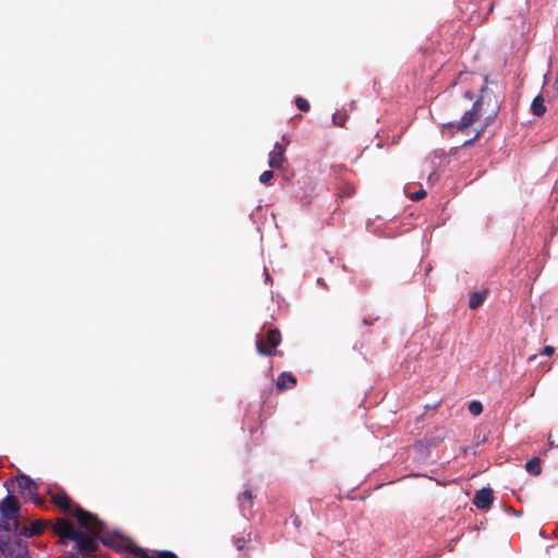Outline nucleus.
Returning a JSON list of instances; mask_svg holds the SVG:
<instances>
[{"label": "nucleus", "mask_w": 558, "mask_h": 558, "mask_svg": "<svg viewBox=\"0 0 558 558\" xmlns=\"http://www.w3.org/2000/svg\"><path fill=\"white\" fill-rule=\"evenodd\" d=\"M499 109L500 104L497 96L482 84L478 88L477 99L473 102L472 108L464 112L460 121L444 123V128L464 132L483 114H486L487 119L495 118Z\"/></svg>", "instance_id": "1"}, {"label": "nucleus", "mask_w": 558, "mask_h": 558, "mask_svg": "<svg viewBox=\"0 0 558 558\" xmlns=\"http://www.w3.org/2000/svg\"><path fill=\"white\" fill-rule=\"evenodd\" d=\"M53 530L60 536V542L62 544L66 541L75 542L76 551H80L83 555L90 554L97 549V543L92 536L81 531H76L72 523L66 520H58Z\"/></svg>", "instance_id": "2"}, {"label": "nucleus", "mask_w": 558, "mask_h": 558, "mask_svg": "<svg viewBox=\"0 0 558 558\" xmlns=\"http://www.w3.org/2000/svg\"><path fill=\"white\" fill-rule=\"evenodd\" d=\"M0 553L4 558H31L27 544L9 535H0Z\"/></svg>", "instance_id": "3"}, {"label": "nucleus", "mask_w": 558, "mask_h": 558, "mask_svg": "<svg viewBox=\"0 0 558 558\" xmlns=\"http://www.w3.org/2000/svg\"><path fill=\"white\" fill-rule=\"evenodd\" d=\"M20 502L15 496L9 495L0 501V514L3 522L2 530L10 531V521L19 517Z\"/></svg>", "instance_id": "4"}, {"label": "nucleus", "mask_w": 558, "mask_h": 558, "mask_svg": "<svg viewBox=\"0 0 558 558\" xmlns=\"http://www.w3.org/2000/svg\"><path fill=\"white\" fill-rule=\"evenodd\" d=\"M281 342V335L279 330L271 329L269 330L265 338L259 337L256 341V348L258 353L264 355H271L275 352V349Z\"/></svg>", "instance_id": "5"}, {"label": "nucleus", "mask_w": 558, "mask_h": 558, "mask_svg": "<svg viewBox=\"0 0 558 558\" xmlns=\"http://www.w3.org/2000/svg\"><path fill=\"white\" fill-rule=\"evenodd\" d=\"M73 515L77 519L80 525L86 529L90 534L98 535L101 532L102 525L100 521L82 508H76Z\"/></svg>", "instance_id": "6"}, {"label": "nucleus", "mask_w": 558, "mask_h": 558, "mask_svg": "<svg viewBox=\"0 0 558 558\" xmlns=\"http://www.w3.org/2000/svg\"><path fill=\"white\" fill-rule=\"evenodd\" d=\"M16 484L22 493L26 494L34 504L40 505L43 502L36 494L37 485L32 478L26 475H20L16 477Z\"/></svg>", "instance_id": "7"}, {"label": "nucleus", "mask_w": 558, "mask_h": 558, "mask_svg": "<svg viewBox=\"0 0 558 558\" xmlns=\"http://www.w3.org/2000/svg\"><path fill=\"white\" fill-rule=\"evenodd\" d=\"M284 153H286V146L280 143H276L272 151H270V154H269V160H268L269 167L275 168V169L281 168L283 162L286 161Z\"/></svg>", "instance_id": "8"}, {"label": "nucleus", "mask_w": 558, "mask_h": 558, "mask_svg": "<svg viewBox=\"0 0 558 558\" xmlns=\"http://www.w3.org/2000/svg\"><path fill=\"white\" fill-rule=\"evenodd\" d=\"M493 499V490L490 488H482L476 493L473 504L480 509H488Z\"/></svg>", "instance_id": "9"}, {"label": "nucleus", "mask_w": 558, "mask_h": 558, "mask_svg": "<svg viewBox=\"0 0 558 558\" xmlns=\"http://www.w3.org/2000/svg\"><path fill=\"white\" fill-rule=\"evenodd\" d=\"M52 502L65 513H72V500L66 494H54L52 496Z\"/></svg>", "instance_id": "10"}, {"label": "nucleus", "mask_w": 558, "mask_h": 558, "mask_svg": "<svg viewBox=\"0 0 558 558\" xmlns=\"http://www.w3.org/2000/svg\"><path fill=\"white\" fill-rule=\"evenodd\" d=\"M296 380L292 374L282 373L277 380V387L279 390H284L292 388L295 385Z\"/></svg>", "instance_id": "11"}, {"label": "nucleus", "mask_w": 558, "mask_h": 558, "mask_svg": "<svg viewBox=\"0 0 558 558\" xmlns=\"http://www.w3.org/2000/svg\"><path fill=\"white\" fill-rule=\"evenodd\" d=\"M531 110L534 116L541 117L545 113L546 107L544 105L543 96H537L533 99Z\"/></svg>", "instance_id": "12"}, {"label": "nucleus", "mask_w": 558, "mask_h": 558, "mask_svg": "<svg viewBox=\"0 0 558 558\" xmlns=\"http://www.w3.org/2000/svg\"><path fill=\"white\" fill-rule=\"evenodd\" d=\"M525 469L529 473L533 475H539L542 472L541 460L538 458H533L526 462Z\"/></svg>", "instance_id": "13"}, {"label": "nucleus", "mask_w": 558, "mask_h": 558, "mask_svg": "<svg viewBox=\"0 0 558 558\" xmlns=\"http://www.w3.org/2000/svg\"><path fill=\"white\" fill-rule=\"evenodd\" d=\"M44 524L39 521L34 522L29 529L25 527L21 533L25 536H35L43 532Z\"/></svg>", "instance_id": "14"}, {"label": "nucleus", "mask_w": 558, "mask_h": 558, "mask_svg": "<svg viewBox=\"0 0 558 558\" xmlns=\"http://www.w3.org/2000/svg\"><path fill=\"white\" fill-rule=\"evenodd\" d=\"M485 296H486V292H474L470 296V303H469L470 308H472V310L477 308L484 302Z\"/></svg>", "instance_id": "15"}, {"label": "nucleus", "mask_w": 558, "mask_h": 558, "mask_svg": "<svg viewBox=\"0 0 558 558\" xmlns=\"http://www.w3.org/2000/svg\"><path fill=\"white\" fill-rule=\"evenodd\" d=\"M481 77L473 73H460L457 80V85L465 86L468 83H473L475 80H480Z\"/></svg>", "instance_id": "16"}, {"label": "nucleus", "mask_w": 558, "mask_h": 558, "mask_svg": "<svg viewBox=\"0 0 558 558\" xmlns=\"http://www.w3.org/2000/svg\"><path fill=\"white\" fill-rule=\"evenodd\" d=\"M469 412L474 416L480 415L483 412L482 403L480 401H472L469 404Z\"/></svg>", "instance_id": "17"}, {"label": "nucleus", "mask_w": 558, "mask_h": 558, "mask_svg": "<svg viewBox=\"0 0 558 558\" xmlns=\"http://www.w3.org/2000/svg\"><path fill=\"white\" fill-rule=\"evenodd\" d=\"M295 106L303 112H307L311 108L310 102L303 97L295 98Z\"/></svg>", "instance_id": "18"}, {"label": "nucleus", "mask_w": 558, "mask_h": 558, "mask_svg": "<svg viewBox=\"0 0 558 558\" xmlns=\"http://www.w3.org/2000/svg\"><path fill=\"white\" fill-rule=\"evenodd\" d=\"M248 542L250 538L246 539L245 537H240L234 541V544L239 551H243L246 548Z\"/></svg>", "instance_id": "19"}, {"label": "nucleus", "mask_w": 558, "mask_h": 558, "mask_svg": "<svg viewBox=\"0 0 558 558\" xmlns=\"http://www.w3.org/2000/svg\"><path fill=\"white\" fill-rule=\"evenodd\" d=\"M272 178L274 172L271 170H266L259 175V181L263 184H268Z\"/></svg>", "instance_id": "20"}, {"label": "nucleus", "mask_w": 558, "mask_h": 558, "mask_svg": "<svg viewBox=\"0 0 558 558\" xmlns=\"http://www.w3.org/2000/svg\"><path fill=\"white\" fill-rule=\"evenodd\" d=\"M136 556H140L141 558H156L155 555H149L148 553H146L144 549L142 548H136L134 551H133Z\"/></svg>", "instance_id": "21"}, {"label": "nucleus", "mask_w": 558, "mask_h": 558, "mask_svg": "<svg viewBox=\"0 0 558 558\" xmlns=\"http://www.w3.org/2000/svg\"><path fill=\"white\" fill-rule=\"evenodd\" d=\"M425 196H426V191L425 190H418L417 192H415V193H413L411 195V199L420 201V199H423Z\"/></svg>", "instance_id": "22"}, {"label": "nucleus", "mask_w": 558, "mask_h": 558, "mask_svg": "<svg viewBox=\"0 0 558 558\" xmlns=\"http://www.w3.org/2000/svg\"><path fill=\"white\" fill-rule=\"evenodd\" d=\"M156 558H178L172 551H160L156 555Z\"/></svg>", "instance_id": "23"}, {"label": "nucleus", "mask_w": 558, "mask_h": 558, "mask_svg": "<svg viewBox=\"0 0 558 558\" xmlns=\"http://www.w3.org/2000/svg\"><path fill=\"white\" fill-rule=\"evenodd\" d=\"M555 353L554 347L547 345L542 351L541 354L551 356Z\"/></svg>", "instance_id": "24"}, {"label": "nucleus", "mask_w": 558, "mask_h": 558, "mask_svg": "<svg viewBox=\"0 0 558 558\" xmlns=\"http://www.w3.org/2000/svg\"><path fill=\"white\" fill-rule=\"evenodd\" d=\"M463 95H464V97H465V98H468L469 100H472V99L474 98V96H475V93H474L472 89H470V88H465V89L463 90Z\"/></svg>", "instance_id": "25"}, {"label": "nucleus", "mask_w": 558, "mask_h": 558, "mask_svg": "<svg viewBox=\"0 0 558 558\" xmlns=\"http://www.w3.org/2000/svg\"><path fill=\"white\" fill-rule=\"evenodd\" d=\"M481 134H482V131L476 132L475 136L469 141H466L463 145L464 146L472 145L475 141H477L480 138Z\"/></svg>", "instance_id": "26"}, {"label": "nucleus", "mask_w": 558, "mask_h": 558, "mask_svg": "<svg viewBox=\"0 0 558 558\" xmlns=\"http://www.w3.org/2000/svg\"><path fill=\"white\" fill-rule=\"evenodd\" d=\"M243 498L248 501L250 504H252V493L250 490H245L243 493Z\"/></svg>", "instance_id": "27"}, {"label": "nucleus", "mask_w": 558, "mask_h": 558, "mask_svg": "<svg viewBox=\"0 0 558 558\" xmlns=\"http://www.w3.org/2000/svg\"><path fill=\"white\" fill-rule=\"evenodd\" d=\"M332 120H333V123H335V124H338V125H340V126H343V123H342V122H338V114H337V113H335V114H333Z\"/></svg>", "instance_id": "28"}, {"label": "nucleus", "mask_w": 558, "mask_h": 558, "mask_svg": "<svg viewBox=\"0 0 558 558\" xmlns=\"http://www.w3.org/2000/svg\"><path fill=\"white\" fill-rule=\"evenodd\" d=\"M536 357H537V355H535V354H534V355H531V356L529 357V362H533V361H535V360H536Z\"/></svg>", "instance_id": "29"}, {"label": "nucleus", "mask_w": 558, "mask_h": 558, "mask_svg": "<svg viewBox=\"0 0 558 558\" xmlns=\"http://www.w3.org/2000/svg\"><path fill=\"white\" fill-rule=\"evenodd\" d=\"M551 436L549 435V447L554 446V442L550 440Z\"/></svg>", "instance_id": "30"}, {"label": "nucleus", "mask_w": 558, "mask_h": 558, "mask_svg": "<svg viewBox=\"0 0 558 558\" xmlns=\"http://www.w3.org/2000/svg\"><path fill=\"white\" fill-rule=\"evenodd\" d=\"M282 141L286 142V144H289V141L286 138V136H282Z\"/></svg>", "instance_id": "31"}, {"label": "nucleus", "mask_w": 558, "mask_h": 558, "mask_svg": "<svg viewBox=\"0 0 558 558\" xmlns=\"http://www.w3.org/2000/svg\"><path fill=\"white\" fill-rule=\"evenodd\" d=\"M2 525H3V522H2V519L0 518V530L2 529Z\"/></svg>", "instance_id": "32"}]
</instances>
